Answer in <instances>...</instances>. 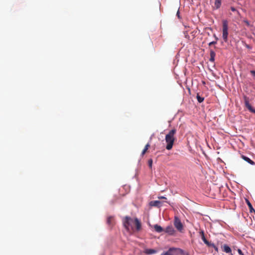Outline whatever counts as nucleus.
Listing matches in <instances>:
<instances>
[{
    "instance_id": "nucleus-5",
    "label": "nucleus",
    "mask_w": 255,
    "mask_h": 255,
    "mask_svg": "<svg viewBox=\"0 0 255 255\" xmlns=\"http://www.w3.org/2000/svg\"><path fill=\"white\" fill-rule=\"evenodd\" d=\"M244 102L246 105V107L248 108V109L252 113H255V110H254L252 106L249 103V99L247 96H245L244 97Z\"/></svg>"
},
{
    "instance_id": "nucleus-17",
    "label": "nucleus",
    "mask_w": 255,
    "mask_h": 255,
    "mask_svg": "<svg viewBox=\"0 0 255 255\" xmlns=\"http://www.w3.org/2000/svg\"><path fill=\"white\" fill-rule=\"evenodd\" d=\"M196 98L198 102L200 103L203 102L204 100V98L203 97L200 96L198 94H197Z\"/></svg>"
},
{
    "instance_id": "nucleus-34",
    "label": "nucleus",
    "mask_w": 255,
    "mask_h": 255,
    "mask_svg": "<svg viewBox=\"0 0 255 255\" xmlns=\"http://www.w3.org/2000/svg\"><path fill=\"white\" fill-rule=\"evenodd\" d=\"M215 38H216V39H218V38H217V37H216L215 35Z\"/></svg>"
},
{
    "instance_id": "nucleus-27",
    "label": "nucleus",
    "mask_w": 255,
    "mask_h": 255,
    "mask_svg": "<svg viewBox=\"0 0 255 255\" xmlns=\"http://www.w3.org/2000/svg\"><path fill=\"white\" fill-rule=\"evenodd\" d=\"M151 164H152V160H150L149 161V165L150 166H151Z\"/></svg>"
},
{
    "instance_id": "nucleus-18",
    "label": "nucleus",
    "mask_w": 255,
    "mask_h": 255,
    "mask_svg": "<svg viewBox=\"0 0 255 255\" xmlns=\"http://www.w3.org/2000/svg\"><path fill=\"white\" fill-rule=\"evenodd\" d=\"M204 243L208 246V247H214V244L213 243H212L211 242H209V241H208L207 240V242L205 241L204 242Z\"/></svg>"
},
{
    "instance_id": "nucleus-3",
    "label": "nucleus",
    "mask_w": 255,
    "mask_h": 255,
    "mask_svg": "<svg viewBox=\"0 0 255 255\" xmlns=\"http://www.w3.org/2000/svg\"><path fill=\"white\" fill-rule=\"evenodd\" d=\"M222 37L225 42L228 41V22L227 20L224 19L222 21Z\"/></svg>"
},
{
    "instance_id": "nucleus-9",
    "label": "nucleus",
    "mask_w": 255,
    "mask_h": 255,
    "mask_svg": "<svg viewBox=\"0 0 255 255\" xmlns=\"http://www.w3.org/2000/svg\"><path fill=\"white\" fill-rule=\"evenodd\" d=\"M210 58L209 59L210 61L214 62L215 61V57L216 56V53L213 50H211V49L210 50Z\"/></svg>"
},
{
    "instance_id": "nucleus-6",
    "label": "nucleus",
    "mask_w": 255,
    "mask_h": 255,
    "mask_svg": "<svg viewBox=\"0 0 255 255\" xmlns=\"http://www.w3.org/2000/svg\"><path fill=\"white\" fill-rule=\"evenodd\" d=\"M221 249L223 252L227 253L230 254V255H233L232 253V250L230 247L227 244H224L221 246Z\"/></svg>"
},
{
    "instance_id": "nucleus-1",
    "label": "nucleus",
    "mask_w": 255,
    "mask_h": 255,
    "mask_svg": "<svg viewBox=\"0 0 255 255\" xmlns=\"http://www.w3.org/2000/svg\"><path fill=\"white\" fill-rule=\"evenodd\" d=\"M123 225L128 231H133L134 228L138 231L141 229V224L137 218L132 219L130 217L126 216L123 220Z\"/></svg>"
},
{
    "instance_id": "nucleus-16",
    "label": "nucleus",
    "mask_w": 255,
    "mask_h": 255,
    "mask_svg": "<svg viewBox=\"0 0 255 255\" xmlns=\"http://www.w3.org/2000/svg\"><path fill=\"white\" fill-rule=\"evenodd\" d=\"M221 5V0H215V6L216 9L219 8Z\"/></svg>"
},
{
    "instance_id": "nucleus-14",
    "label": "nucleus",
    "mask_w": 255,
    "mask_h": 255,
    "mask_svg": "<svg viewBox=\"0 0 255 255\" xmlns=\"http://www.w3.org/2000/svg\"><path fill=\"white\" fill-rule=\"evenodd\" d=\"M149 147H150V145H149V143H147V144H146V145L145 146L144 149L142 151V152H141V155L142 156H143L145 154V153L147 152V151Z\"/></svg>"
},
{
    "instance_id": "nucleus-32",
    "label": "nucleus",
    "mask_w": 255,
    "mask_h": 255,
    "mask_svg": "<svg viewBox=\"0 0 255 255\" xmlns=\"http://www.w3.org/2000/svg\"><path fill=\"white\" fill-rule=\"evenodd\" d=\"M160 206H161V204H162V202L160 201Z\"/></svg>"
},
{
    "instance_id": "nucleus-31",
    "label": "nucleus",
    "mask_w": 255,
    "mask_h": 255,
    "mask_svg": "<svg viewBox=\"0 0 255 255\" xmlns=\"http://www.w3.org/2000/svg\"><path fill=\"white\" fill-rule=\"evenodd\" d=\"M247 48H250L249 46V45H247Z\"/></svg>"
},
{
    "instance_id": "nucleus-23",
    "label": "nucleus",
    "mask_w": 255,
    "mask_h": 255,
    "mask_svg": "<svg viewBox=\"0 0 255 255\" xmlns=\"http://www.w3.org/2000/svg\"><path fill=\"white\" fill-rule=\"evenodd\" d=\"M216 252H218V248L214 245V247H212Z\"/></svg>"
},
{
    "instance_id": "nucleus-28",
    "label": "nucleus",
    "mask_w": 255,
    "mask_h": 255,
    "mask_svg": "<svg viewBox=\"0 0 255 255\" xmlns=\"http://www.w3.org/2000/svg\"><path fill=\"white\" fill-rule=\"evenodd\" d=\"M177 15L178 16V17H179V10L177 12Z\"/></svg>"
},
{
    "instance_id": "nucleus-15",
    "label": "nucleus",
    "mask_w": 255,
    "mask_h": 255,
    "mask_svg": "<svg viewBox=\"0 0 255 255\" xmlns=\"http://www.w3.org/2000/svg\"><path fill=\"white\" fill-rule=\"evenodd\" d=\"M199 233H200V236L201 237V239L203 240V241L204 242V243L205 241L207 242V239H206V238L205 237V234H204V231L203 230H201L199 232Z\"/></svg>"
},
{
    "instance_id": "nucleus-33",
    "label": "nucleus",
    "mask_w": 255,
    "mask_h": 255,
    "mask_svg": "<svg viewBox=\"0 0 255 255\" xmlns=\"http://www.w3.org/2000/svg\"><path fill=\"white\" fill-rule=\"evenodd\" d=\"M167 204H169V203L168 202H165Z\"/></svg>"
},
{
    "instance_id": "nucleus-30",
    "label": "nucleus",
    "mask_w": 255,
    "mask_h": 255,
    "mask_svg": "<svg viewBox=\"0 0 255 255\" xmlns=\"http://www.w3.org/2000/svg\"><path fill=\"white\" fill-rule=\"evenodd\" d=\"M160 232H161L163 230V229L161 227L160 228Z\"/></svg>"
},
{
    "instance_id": "nucleus-13",
    "label": "nucleus",
    "mask_w": 255,
    "mask_h": 255,
    "mask_svg": "<svg viewBox=\"0 0 255 255\" xmlns=\"http://www.w3.org/2000/svg\"><path fill=\"white\" fill-rule=\"evenodd\" d=\"M247 204L249 208L250 212H255V210L253 208V206L252 205L251 203L250 202V201L248 200H246Z\"/></svg>"
},
{
    "instance_id": "nucleus-20",
    "label": "nucleus",
    "mask_w": 255,
    "mask_h": 255,
    "mask_svg": "<svg viewBox=\"0 0 255 255\" xmlns=\"http://www.w3.org/2000/svg\"><path fill=\"white\" fill-rule=\"evenodd\" d=\"M237 251L240 255H244V254H243V252L241 249H238Z\"/></svg>"
},
{
    "instance_id": "nucleus-10",
    "label": "nucleus",
    "mask_w": 255,
    "mask_h": 255,
    "mask_svg": "<svg viewBox=\"0 0 255 255\" xmlns=\"http://www.w3.org/2000/svg\"><path fill=\"white\" fill-rule=\"evenodd\" d=\"M157 252V250H155V249H146L144 251V253L147 255L153 254L156 253Z\"/></svg>"
},
{
    "instance_id": "nucleus-2",
    "label": "nucleus",
    "mask_w": 255,
    "mask_h": 255,
    "mask_svg": "<svg viewBox=\"0 0 255 255\" xmlns=\"http://www.w3.org/2000/svg\"><path fill=\"white\" fill-rule=\"evenodd\" d=\"M176 130L175 129H172L165 136V142L166 143V149L170 150L173 147V143L175 140L174 136Z\"/></svg>"
},
{
    "instance_id": "nucleus-22",
    "label": "nucleus",
    "mask_w": 255,
    "mask_h": 255,
    "mask_svg": "<svg viewBox=\"0 0 255 255\" xmlns=\"http://www.w3.org/2000/svg\"><path fill=\"white\" fill-rule=\"evenodd\" d=\"M216 43V41H212L209 43V45L211 46L212 45L215 44Z\"/></svg>"
},
{
    "instance_id": "nucleus-24",
    "label": "nucleus",
    "mask_w": 255,
    "mask_h": 255,
    "mask_svg": "<svg viewBox=\"0 0 255 255\" xmlns=\"http://www.w3.org/2000/svg\"><path fill=\"white\" fill-rule=\"evenodd\" d=\"M231 9L232 11H236V9L234 7H231Z\"/></svg>"
},
{
    "instance_id": "nucleus-4",
    "label": "nucleus",
    "mask_w": 255,
    "mask_h": 255,
    "mask_svg": "<svg viewBox=\"0 0 255 255\" xmlns=\"http://www.w3.org/2000/svg\"><path fill=\"white\" fill-rule=\"evenodd\" d=\"M174 225L178 231L182 232L183 230V226L179 218L177 216L174 217Z\"/></svg>"
},
{
    "instance_id": "nucleus-12",
    "label": "nucleus",
    "mask_w": 255,
    "mask_h": 255,
    "mask_svg": "<svg viewBox=\"0 0 255 255\" xmlns=\"http://www.w3.org/2000/svg\"><path fill=\"white\" fill-rule=\"evenodd\" d=\"M114 217L113 216H109L107 218V223L109 226H112L114 221Z\"/></svg>"
},
{
    "instance_id": "nucleus-25",
    "label": "nucleus",
    "mask_w": 255,
    "mask_h": 255,
    "mask_svg": "<svg viewBox=\"0 0 255 255\" xmlns=\"http://www.w3.org/2000/svg\"><path fill=\"white\" fill-rule=\"evenodd\" d=\"M251 73H252L254 76H255V71L253 70V71H251Z\"/></svg>"
},
{
    "instance_id": "nucleus-19",
    "label": "nucleus",
    "mask_w": 255,
    "mask_h": 255,
    "mask_svg": "<svg viewBox=\"0 0 255 255\" xmlns=\"http://www.w3.org/2000/svg\"><path fill=\"white\" fill-rule=\"evenodd\" d=\"M154 228L156 232H159V226H158L157 224L155 225L154 226Z\"/></svg>"
},
{
    "instance_id": "nucleus-26",
    "label": "nucleus",
    "mask_w": 255,
    "mask_h": 255,
    "mask_svg": "<svg viewBox=\"0 0 255 255\" xmlns=\"http://www.w3.org/2000/svg\"><path fill=\"white\" fill-rule=\"evenodd\" d=\"M160 200L161 199H166V198L165 197L161 196H160Z\"/></svg>"
},
{
    "instance_id": "nucleus-8",
    "label": "nucleus",
    "mask_w": 255,
    "mask_h": 255,
    "mask_svg": "<svg viewBox=\"0 0 255 255\" xmlns=\"http://www.w3.org/2000/svg\"><path fill=\"white\" fill-rule=\"evenodd\" d=\"M242 158L244 160H245L246 161H247V162H248L249 163H250V164L251 165H255V163L254 161H253L252 160H251L250 158H249V157L244 155H242L241 156Z\"/></svg>"
},
{
    "instance_id": "nucleus-21",
    "label": "nucleus",
    "mask_w": 255,
    "mask_h": 255,
    "mask_svg": "<svg viewBox=\"0 0 255 255\" xmlns=\"http://www.w3.org/2000/svg\"><path fill=\"white\" fill-rule=\"evenodd\" d=\"M244 22L246 23V24L249 26L250 25V22L249 21H248L247 20H244Z\"/></svg>"
},
{
    "instance_id": "nucleus-7",
    "label": "nucleus",
    "mask_w": 255,
    "mask_h": 255,
    "mask_svg": "<svg viewBox=\"0 0 255 255\" xmlns=\"http://www.w3.org/2000/svg\"><path fill=\"white\" fill-rule=\"evenodd\" d=\"M165 232L170 235H173L175 233V230L172 226H168L166 228Z\"/></svg>"
},
{
    "instance_id": "nucleus-11",
    "label": "nucleus",
    "mask_w": 255,
    "mask_h": 255,
    "mask_svg": "<svg viewBox=\"0 0 255 255\" xmlns=\"http://www.w3.org/2000/svg\"><path fill=\"white\" fill-rule=\"evenodd\" d=\"M149 205L150 206H155L157 207H159V201H152L150 202Z\"/></svg>"
},
{
    "instance_id": "nucleus-29",
    "label": "nucleus",
    "mask_w": 255,
    "mask_h": 255,
    "mask_svg": "<svg viewBox=\"0 0 255 255\" xmlns=\"http://www.w3.org/2000/svg\"><path fill=\"white\" fill-rule=\"evenodd\" d=\"M185 37H187H187H188V38H189V36L187 35V33H185Z\"/></svg>"
}]
</instances>
